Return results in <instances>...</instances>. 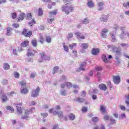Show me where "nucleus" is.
<instances>
[{
	"label": "nucleus",
	"instance_id": "46",
	"mask_svg": "<svg viewBox=\"0 0 129 129\" xmlns=\"http://www.w3.org/2000/svg\"><path fill=\"white\" fill-rule=\"evenodd\" d=\"M84 99H81L80 98H78L77 99V101H79V102H83V101H84Z\"/></svg>",
	"mask_w": 129,
	"mask_h": 129
},
{
	"label": "nucleus",
	"instance_id": "16",
	"mask_svg": "<svg viewBox=\"0 0 129 129\" xmlns=\"http://www.w3.org/2000/svg\"><path fill=\"white\" fill-rule=\"evenodd\" d=\"M29 43L28 40L25 41L21 43V47H27V46H29Z\"/></svg>",
	"mask_w": 129,
	"mask_h": 129
},
{
	"label": "nucleus",
	"instance_id": "42",
	"mask_svg": "<svg viewBox=\"0 0 129 129\" xmlns=\"http://www.w3.org/2000/svg\"><path fill=\"white\" fill-rule=\"evenodd\" d=\"M34 24H36V21H35L34 19H33L32 21L29 23V25L30 27H32V26L34 25Z\"/></svg>",
	"mask_w": 129,
	"mask_h": 129
},
{
	"label": "nucleus",
	"instance_id": "26",
	"mask_svg": "<svg viewBox=\"0 0 129 129\" xmlns=\"http://www.w3.org/2000/svg\"><path fill=\"white\" fill-rule=\"evenodd\" d=\"M97 77L98 78V81H100L101 80V74H100V72H98L97 74Z\"/></svg>",
	"mask_w": 129,
	"mask_h": 129
},
{
	"label": "nucleus",
	"instance_id": "40",
	"mask_svg": "<svg viewBox=\"0 0 129 129\" xmlns=\"http://www.w3.org/2000/svg\"><path fill=\"white\" fill-rule=\"evenodd\" d=\"M46 40L47 43H50L51 42V37L50 36H46Z\"/></svg>",
	"mask_w": 129,
	"mask_h": 129
},
{
	"label": "nucleus",
	"instance_id": "57",
	"mask_svg": "<svg viewBox=\"0 0 129 129\" xmlns=\"http://www.w3.org/2000/svg\"><path fill=\"white\" fill-rule=\"evenodd\" d=\"M101 21H102V22H107V19L106 18H101Z\"/></svg>",
	"mask_w": 129,
	"mask_h": 129
},
{
	"label": "nucleus",
	"instance_id": "59",
	"mask_svg": "<svg viewBox=\"0 0 129 129\" xmlns=\"http://www.w3.org/2000/svg\"><path fill=\"white\" fill-rule=\"evenodd\" d=\"M27 56H34V53H32V52H28L27 53Z\"/></svg>",
	"mask_w": 129,
	"mask_h": 129
},
{
	"label": "nucleus",
	"instance_id": "39",
	"mask_svg": "<svg viewBox=\"0 0 129 129\" xmlns=\"http://www.w3.org/2000/svg\"><path fill=\"white\" fill-rule=\"evenodd\" d=\"M11 16L12 19H16V18H17V14H16V13H12Z\"/></svg>",
	"mask_w": 129,
	"mask_h": 129
},
{
	"label": "nucleus",
	"instance_id": "60",
	"mask_svg": "<svg viewBox=\"0 0 129 129\" xmlns=\"http://www.w3.org/2000/svg\"><path fill=\"white\" fill-rule=\"evenodd\" d=\"M83 112H85V111H87V108L84 107L82 109Z\"/></svg>",
	"mask_w": 129,
	"mask_h": 129
},
{
	"label": "nucleus",
	"instance_id": "2",
	"mask_svg": "<svg viewBox=\"0 0 129 129\" xmlns=\"http://www.w3.org/2000/svg\"><path fill=\"white\" fill-rule=\"evenodd\" d=\"M74 10V7L72 5H70V6H63L62 7V12H64L66 15H69L70 12H72Z\"/></svg>",
	"mask_w": 129,
	"mask_h": 129
},
{
	"label": "nucleus",
	"instance_id": "43",
	"mask_svg": "<svg viewBox=\"0 0 129 129\" xmlns=\"http://www.w3.org/2000/svg\"><path fill=\"white\" fill-rule=\"evenodd\" d=\"M63 48H64V51H66V52H68V51H69V49L68 48V46L65 45L63 44Z\"/></svg>",
	"mask_w": 129,
	"mask_h": 129
},
{
	"label": "nucleus",
	"instance_id": "7",
	"mask_svg": "<svg viewBox=\"0 0 129 129\" xmlns=\"http://www.w3.org/2000/svg\"><path fill=\"white\" fill-rule=\"evenodd\" d=\"M40 56L42 60H50V56H46V54L44 52H41L40 53Z\"/></svg>",
	"mask_w": 129,
	"mask_h": 129
},
{
	"label": "nucleus",
	"instance_id": "23",
	"mask_svg": "<svg viewBox=\"0 0 129 129\" xmlns=\"http://www.w3.org/2000/svg\"><path fill=\"white\" fill-rule=\"evenodd\" d=\"M2 99L3 102H6V101H7V100H8V97L3 95H2Z\"/></svg>",
	"mask_w": 129,
	"mask_h": 129
},
{
	"label": "nucleus",
	"instance_id": "35",
	"mask_svg": "<svg viewBox=\"0 0 129 129\" xmlns=\"http://www.w3.org/2000/svg\"><path fill=\"white\" fill-rule=\"evenodd\" d=\"M59 70V67H55L54 68H53V74H55V73L56 72H57V71Z\"/></svg>",
	"mask_w": 129,
	"mask_h": 129
},
{
	"label": "nucleus",
	"instance_id": "14",
	"mask_svg": "<svg viewBox=\"0 0 129 129\" xmlns=\"http://www.w3.org/2000/svg\"><path fill=\"white\" fill-rule=\"evenodd\" d=\"M108 32V30L106 29H104L102 30V36L103 38H105L106 37V33H107Z\"/></svg>",
	"mask_w": 129,
	"mask_h": 129
},
{
	"label": "nucleus",
	"instance_id": "53",
	"mask_svg": "<svg viewBox=\"0 0 129 129\" xmlns=\"http://www.w3.org/2000/svg\"><path fill=\"white\" fill-rule=\"evenodd\" d=\"M111 122L112 123V124H114L115 123H116V121L115 120L113 119V118H110Z\"/></svg>",
	"mask_w": 129,
	"mask_h": 129
},
{
	"label": "nucleus",
	"instance_id": "25",
	"mask_svg": "<svg viewBox=\"0 0 129 129\" xmlns=\"http://www.w3.org/2000/svg\"><path fill=\"white\" fill-rule=\"evenodd\" d=\"M4 68L5 70H9V69H10V64H8L7 63H4Z\"/></svg>",
	"mask_w": 129,
	"mask_h": 129
},
{
	"label": "nucleus",
	"instance_id": "15",
	"mask_svg": "<svg viewBox=\"0 0 129 129\" xmlns=\"http://www.w3.org/2000/svg\"><path fill=\"white\" fill-rule=\"evenodd\" d=\"M102 59L104 63H108V59L106 58V55L105 54H102Z\"/></svg>",
	"mask_w": 129,
	"mask_h": 129
},
{
	"label": "nucleus",
	"instance_id": "27",
	"mask_svg": "<svg viewBox=\"0 0 129 129\" xmlns=\"http://www.w3.org/2000/svg\"><path fill=\"white\" fill-rule=\"evenodd\" d=\"M31 43L33 46H34V47H37V40L36 39L32 40Z\"/></svg>",
	"mask_w": 129,
	"mask_h": 129
},
{
	"label": "nucleus",
	"instance_id": "48",
	"mask_svg": "<svg viewBox=\"0 0 129 129\" xmlns=\"http://www.w3.org/2000/svg\"><path fill=\"white\" fill-rule=\"evenodd\" d=\"M88 23H89V21H88V19H87V18H86L83 21V24H88Z\"/></svg>",
	"mask_w": 129,
	"mask_h": 129
},
{
	"label": "nucleus",
	"instance_id": "9",
	"mask_svg": "<svg viewBox=\"0 0 129 129\" xmlns=\"http://www.w3.org/2000/svg\"><path fill=\"white\" fill-rule=\"evenodd\" d=\"M20 106H22V103L16 104V107L17 109V112L19 114H21L22 113V108Z\"/></svg>",
	"mask_w": 129,
	"mask_h": 129
},
{
	"label": "nucleus",
	"instance_id": "28",
	"mask_svg": "<svg viewBox=\"0 0 129 129\" xmlns=\"http://www.w3.org/2000/svg\"><path fill=\"white\" fill-rule=\"evenodd\" d=\"M70 119H71V120H74L75 118V115L74 114H70L69 115Z\"/></svg>",
	"mask_w": 129,
	"mask_h": 129
},
{
	"label": "nucleus",
	"instance_id": "54",
	"mask_svg": "<svg viewBox=\"0 0 129 129\" xmlns=\"http://www.w3.org/2000/svg\"><path fill=\"white\" fill-rule=\"evenodd\" d=\"M104 119L105 120H108V119H109V117L108 115H105L104 116Z\"/></svg>",
	"mask_w": 129,
	"mask_h": 129
},
{
	"label": "nucleus",
	"instance_id": "52",
	"mask_svg": "<svg viewBox=\"0 0 129 129\" xmlns=\"http://www.w3.org/2000/svg\"><path fill=\"white\" fill-rule=\"evenodd\" d=\"M120 45L121 46V47H127V46H128V44L126 43H122L120 44Z\"/></svg>",
	"mask_w": 129,
	"mask_h": 129
},
{
	"label": "nucleus",
	"instance_id": "34",
	"mask_svg": "<svg viewBox=\"0 0 129 129\" xmlns=\"http://www.w3.org/2000/svg\"><path fill=\"white\" fill-rule=\"evenodd\" d=\"M72 55V56H74L75 57H76V56H77V50H74Z\"/></svg>",
	"mask_w": 129,
	"mask_h": 129
},
{
	"label": "nucleus",
	"instance_id": "41",
	"mask_svg": "<svg viewBox=\"0 0 129 129\" xmlns=\"http://www.w3.org/2000/svg\"><path fill=\"white\" fill-rule=\"evenodd\" d=\"M38 15H39V16H42V15H43V11L42 10V9H41V8H39V9Z\"/></svg>",
	"mask_w": 129,
	"mask_h": 129
},
{
	"label": "nucleus",
	"instance_id": "31",
	"mask_svg": "<svg viewBox=\"0 0 129 129\" xmlns=\"http://www.w3.org/2000/svg\"><path fill=\"white\" fill-rule=\"evenodd\" d=\"M74 47H76V43H73L69 45L70 49H71V50H72V49H73Z\"/></svg>",
	"mask_w": 129,
	"mask_h": 129
},
{
	"label": "nucleus",
	"instance_id": "22",
	"mask_svg": "<svg viewBox=\"0 0 129 129\" xmlns=\"http://www.w3.org/2000/svg\"><path fill=\"white\" fill-rule=\"evenodd\" d=\"M39 42L43 44L44 43V38H43V36L41 34H39Z\"/></svg>",
	"mask_w": 129,
	"mask_h": 129
},
{
	"label": "nucleus",
	"instance_id": "58",
	"mask_svg": "<svg viewBox=\"0 0 129 129\" xmlns=\"http://www.w3.org/2000/svg\"><path fill=\"white\" fill-rule=\"evenodd\" d=\"M10 30H11V28H8L7 29V36H10Z\"/></svg>",
	"mask_w": 129,
	"mask_h": 129
},
{
	"label": "nucleus",
	"instance_id": "19",
	"mask_svg": "<svg viewBox=\"0 0 129 129\" xmlns=\"http://www.w3.org/2000/svg\"><path fill=\"white\" fill-rule=\"evenodd\" d=\"M116 56H120L121 55V49L119 48L115 51Z\"/></svg>",
	"mask_w": 129,
	"mask_h": 129
},
{
	"label": "nucleus",
	"instance_id": "32",
	"mask_svg": "<svg viewBox=\"0 0 129 129\" xmlns=\"http://www.w3.org/2000/svg\"><path fill=\"white\" fill-rule=\"evenodd\" d=\"M66 85H67L68 88H71V87H72V84L70 82L67 83Z\"/></svg>",
	"mask_w": 129,
	"mask_h": 129
},
{
	"label": "nucleus",
	"instance_id": "3",
	"mask_svg": "<svg viewBox=\"0 0 129 129\" xmlns=\"http://www.w3.org/2000/svg\"><path fill=\"white\" fill-rule=\"evenodd\" d=\"M49 112L50 113H53L54 115H56V114H57L58 116H59L60 118H62V117H63V112H62V111H61L57 112L54 110V109H51L49 110Z\"/></svg>",
	"mask_w": 129,
	"mask_h": 129
},
{
	"label": "nucleus",
	"instance_id": "61",
	"mask_svg": "<svg viewBox=\"0 0 129 129\" xmlns=\"http://www.w3.org/2000/svg\"><path fill=\"white\" fill-rule=\"evenodd\" d=\"M3 83L4 85H5V84H8V80H4L3 82Z\"/></svg>",
	"mask_w": 129,
	"mask_h": 129
},
{
	"label": "nucleus",
	"instance_id": "62",
	"mask_svg": "<svg viewBox=\"0 0 129 129\" xmlns=\"http://www.w3.org/2000/svg\"><path fill=\"white\" fill-rule=\"evenodd\" d=\"M61 95H66V91H62L61 92Z\"/></svg>",
	"mask_w": 129,
	"mask_h": 129
},
{
	"label": "nucleus",
	"instance_id": "55",
	"mask_svg": "<svg viewBox=\"0 0 129 129\" xmlns=\"http://www.w3.org/2000/svg\"><path fill=\"white\" fill-rule=\"evenodd\" d=\"M72 37H73V34L72 33H69L68 34V39H69L70 38H72Z\"/></svg>",
	"mask_w": 129,
	"mask_h": 129
},
{
	"label": "nucleus",
	"instance_id": "20",
	"mask_svg": "<svg viewBox=\"0 0 129 129\" xmlns=\"http://www.w3.org/2000/svg\"><path fill=\"white\" fill-rule=\"evenodd\" d=\"M24 18H25V14L24 13H21L20 15L19 16V21L21 20V21H23L24 20Z\"/></svg>",
	"mask_w": 129,
	"mask_h": 129
},
{
	"label": "nucleus",
	"instance_id": "4",
	"mask_svg": "<svg viewBox=\"0 0 129 129\" xmlns=\"http://www.w3.org/2000/svg\"><path fill=\"white\" fill-rule=\"evenodd\" d=\"M113 81L115 84H118L120 82V77L119 76H113Z\"/></svg>",
	"mask_w": 129,
	"mask_h": 129
},
{
	"label": "nucleus",
	"instance_id": "56",
	"mask_svg": "<svg viewBox=\"0 0 129 129\" xmlns=\"http://www.w3.org/2000/svg\"><path fill=\"white\" fill-rule=\"evenodd\" d=\"M41 115H42V116L43 117H47V116H48V113H44V114L41 113Z\"/></svg>",
	"mask_w": 129,
	"mask_h": 129
},
{
	"label": "nucleus",
	"instance_id": "47",
	"mask_svg": "<svg viewBox=\"0 0 129 129\" xmlns=\"http://www.w3.org/2000/svg\"><path fill=\"white\" fill-rule=\"evenodd\" d=\"M98 120V118H97V117H93L92 118V121H94V122H97Z\"/></svg>",
	"mask_w": 129,
	"mask_h": 129
},
{
	"label": "nucleus",
	"instance_id": "63",
	"mask_svg": "<svg viewBox=\"0 0 129 129\" xmlns=\"http://www.w3.org/2000/svg\"><path fill=\"white\" fill-rule=\"evenodd\" d=\"M93 93H97L98 92V89H95L93 91Z\"/></svg>",
	"mask_w": 129,
	"mask_h": 129
},
{
	"label": "nucleus",
	"instance_id": "5",
	"mask_svg": "<svg viewBox=\"0 0 129 129\" xmlns=\"http://www.w3.org/2000/svg\"><path fill=\"white\" fill-rule=\"evenodd\" d=\"M33 34V32L31 31H27V29H24L22 32V35H24L25 37H31L32 36V34Z\"/></svg>",
	"mask_w": 129,
	"mask_h": 129
},
{
	"label": "nucleus",
	"instance_id": "10",
	"mask_svg": "<svg viewBox=\"0 0 129 129\" xmlns=\"http://www.w3.org/2000/svg\"><path fill=\"white\" fill-rule=\"evenodd\" d=\"M99 88L100 89V90H103L104 91H105L106 89H107V87H106V85L104 84H100L99 85Z\"/></svg>",
	"mask_w": 129,
	"mask_h": 129
},
{
	"label": "nucleus",
	"instance_id": "8",
	"mask_svg": "<svg viewBox=\"0 0 129 129\" xmlns=\"http://www.w3.org/2000/svg\"><path fill=\"white\" fill-rule=\"evenodd\" d=\"M42 2H46L48 3V9H52V6H55V5H56L55 3H52V2H51V0H42Z\"/></svg>",
	"mask_w": 129,
	"mask_h": 129
},
{
	"label": "nucleus",
	"instance_id": "17",
	"mask_svg": "<svg viewBox=\"0 0 129 129\" xmlns=\"http://www.w3.org/2000/svg\"><path fill=\"white\" fill-rule=\"evenodd\" d=\"M75 34L76 36H77V37L80 38V39H84V36H81V33L80 32H76Z\"/></svg>",
	"mask_w": 129,
	"mask_h": 129
},
{
	"label": "nucleus",
	"instance_id": "49",
	"mask_svg": "<svg viewBox=\"0 0 129 129\" xmlns=\"http://www.w3.org/2000/svg\"><path fill=\"white\" fill-rule=\"evenodd\" d=\"M7 110H11V111H15V109H14L13 108H12L11 106L7 107Z\"/></svg>",
	"mask_w": 129,
	"mask_h": 129
},
{
	"label": "nucleus",
	"instance_id": "18",
	"mask_svg": "<svg viewBox=\"0 0 129 129\" xmlns=\"http://www.w3.org/2000/svg\"><path fill=\"white\" fill-rule=\"evenodd\" d=\"M106 107L105 106L102 105H101V106H100V110L101 111V112H102L103 113H104V112H106V110H105L106 109Z\"/></svg>",
	"mask_w": 129,
	"mask_h": 129
},
{
	"label": "nucleus",
	"instance_id": "13",
	"mask_svg": "<svg viewBox=\"0 0 129 129\" xmlns=\"http://www.w3.org/2000/svg\"><path fill=\"white\" fill-rule=\"evenodd\" d=\"M98 53H99V49L98 48H93L92 50V54L93 55H97Z\"/></svg>",
	"mask_w": 129,
	"mask_h": 129
},
{
	"label": "nucleus",
	"instance_id": "30",
	"mask_svg": "<svg viewBox=\"0 0 129 129\" xmlns=\"http://www.w3.org/2000/svg\"><path fill=\"white\" fill-rule=\"evenodd\" d=\"M55 21V18H52V19H47V23L49 24H52V22H54Z\"/></svg>",
	"mask_w": 129,
	"mask_h": 129
},
{
	"label": "nucleus",
	"instance_id": "38",
	"mask_svg": "<svg viewBox=\"0 0 129 129\" xmlns=\"http://www.w3.org/2000/svg\"><path fill=\"white\" fill-rule=\"evenodd\" d=\"M14 76L15 78H20V74L19 73L15 72L14 73Z\"/></svg>",
	"mask_w": 129,
	"mask_h": 129
},
{
	"label": "nucleus",
	"instance_id": "33",
	"mask_svg": "<svg viewBox=\"0 0 129 129\" xmlns=\"http://www.w3.org/2000/svg\"><path fill=\"white\" fill-rule=\"evenodd\" d=\"M88 47V44L87 43H84L82 45V48H83V49H87Z\"/></svg>",
	"mask_w": 129,
	"mask_h": 129
},
{
	"label": "nucleus",
	"instance_id": "37",
	"mask_svg": "<svg viewBox=\"0 0 129 129\" xmlns=\"http://www.w3.org/2000/svg\"><path fill=\"white\" fill-rule=\"evenodd\" d=\"M111 37L112 38V42H114L115 41H116V39H115V37H114V35L111 34Z\"/></svg>",
	"mask_w": 129,
	"mask_h": 129
},
{
	"label": "nucleus",
	"instance_id": "6",
	"mask_svg": "<svg viewBox=\"0 0 129 129\" xmlns=\"http://www.w3.org/2000/svg\"><path fill=\"white\" fill-rule=\"evenodd\" d=\"M39 91H40V88H37L36 90H34L32 91L31 94L32 97H37L38 94H39Z\"/></svg>",
	"mask_w": 129,
	"mask_h": 129
},
{
	"label": "nucleus",
	"instance_id": "45",
	"mask_svg": "<svg viewBox=\"0 0 129 129\" xmlns=\"http://www.w3.org/2000/svg\"><path fill=\"white\" fill-rule=\"evenodd\" d=\"M32 19V15L31 13H28L27 14V20H31Z\"/></svg>",
	"mask_w": 129,
	"mask_h": 129
},
{
	"label": "nucleus",
	"instance_id": "29",
	"mask_svg": "<svg viewBox=\"0 0 129 129\" xmlns=\"http://www.w3.org/2000/svg\"><path fill=\"white\" fill-rule=\"evenodd\" d=\"M123 6L126 9H129V2L123 3Z\"/></svg>",
	"mask_w": 129,
	"mask_h": 129
},
{
	"label": "nucleus",
	"instance_id": "50",
	"mask_svg": "<svg viewBox=\"0 0 129 129\" xmlns=\"http://www.w3.org/2000/svg\"><path fill=\"white\" fill-rule=\"evenodd\" d=\"M119 108L120 109H121V110H125V107L122 105L119 106Z\"/></svg>",
	"mask_w": 129,
	"mask_h": 129
},
{
	"label": "nucleus",
	"instance_id": "51",
	"mask_svg": "<svg viewBox=\"0 0 129 129\" xmlns=\"http://www.w3.org/2000/svg\"><path fill=\"white\" fill-rule=\"evenodd\" d=\"M32 112V109L31 110H25V114H29V113H31Z\"/></svg>",
	"mask_w": 129,
	"mask_h": 129
},
{
	"label": "nucleus",
	"instance_id": "1",
	"mask_svg": "<svg viewBox=\"0 0 129 129\" xmlns=\"http://www.w3.org/2000/svg\"><path fill=\"white\" fill-rule=\"evenodd\" d=\"M19 84H20V85L21 86V88L20 90L21 93H22V94H27V93H28L29 91L28 90V89H27L26 88L23 87V86H24V87H26V85L27 84V83L26 82V81H24L20 82L19 83Z\"/></svg>",
	"mask_w": 129,
	"mask_h": 129
},
{
	"label": "nucleus",
	"instance_id": "21",
	"mask_svg": "<svg viewBox=\"0 0 129 129\" xmlns=\"http://www.w3.org/2000/svg\"><path fill=\"white\" fill-rule=\"evenodd\" d=\"M49 14L50 17H52V16H55V15L57 14V10L49 12Z\"/></svg>",
	"mask_w": 129,
	"mask_h": 129
},
{
	"label": "nucleus",
	"instance_id": "11",
	"mask_svg": "<svg viewBox=\"0 0 129 129\" xmlns=\"http://www.w3.org/2000/svg\"><path fill=\"white\" fill-rule=\"evenodd\" d=\"M86 66V62L84 61V62H82L81 64V68H78L77 69L78 72H79V71H80V70H82V71H84V70H85V69L83 67H84Z\"/></svg>",
	"mask_w": 129,
	"mask_h": 129
},
{
	"label": "nucleus",
	"instance_id": "64",
	"mask_svg": "<svg viewBox=\"0 0 129 129\" xmlns=\"http://www.w3.org/2000/svg\"><path fill=\"white\" fill-rule=\"evenodd\" d=\"M14 28H19V24H13Z\"/></svg>",
	"mask_w": 129,
	"mask_h": 129
},
{
	"label": "nucleus",
	"instance_id": "44",
	"mask_svg": "<svg viewBox=\"0 0 129 129\" xmlns=\"http://www.w3.org/2000/svg\"><path fill=\"white\" fill-rule=\"evenodd\" d=\"M96 70H97V71H101V70H102V68L100 67H98L97 66L96 67Z\"/></svg>",
	"mask_w": 129,
	"mask_h": 129
},
{
	"label": "nucleus",
	"instance_id": "24",
	"mask_svg": "<svg viewBox=\"0 0 129 129\" xmlns=\"http://www.w3.org/2000/svg\"><path fill=\"white\" fill-rule=\"evenodd\" d=\"M88 6L89 8H93L94 7V3L92 1L89 2L88 3Z\"/></svg>",
	"mask_w": 129,
	"mask_h": 129
},
{
	"label": "nucleus",
	"instance_id": "36",
	"mask_svg": "<svg viewBox=\"0 0 129 129\" xmlns=\"http://www.w3.org/2000/svg\"><path fill=\"white\" fill-rule=\"evenodd\" d=\"M119 118V119H123V118H125V114H124V113L121 114L120 115Z\"/></svg>",
	"mask_w": 129,
	"mask_h": 129
},
{
	"label": "nucleus",
	"instance_id": "12",
	"mask_svg": "<svg viewBox=\"0 0 129 129\" xmlns=\"http://www.w3.org/2000/svg\"><path fill=\"white\" fill-rule=\"evenodd\" d=\"M104 5V3L102 2H98L97 3V6L99 7V11H101V10H103V7H102V6Z\"/></svg>",
	"mask_w": 129,
	"mask_h": 129
}]
</instances>
